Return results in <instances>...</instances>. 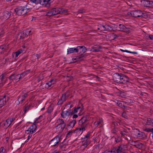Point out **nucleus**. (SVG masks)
I'll list each match as a JSON object with an SVG mask.
<instances>
[{
	"label": "nucleus",
	"mask_w": 153,
	"mask_h": 153,
	"mask_svg": "<svg viewBox=\"0 0 153 153\" xmlns=\"http://www.w3.org/2000/svg\"><path fill=\"white\" fill-rule=\"evenodd\" d=\"M78 115L77 114H74L73 115V118L74 119V118H77L78 117Z\"/></svg>",
	"instance_id": "052dcab7"
},
{
	"label": "nucleus",
	"mask_w": 153,
	"mask_h": 153,
	"mask_svg": "<svg viewBox=\"0 0 153 153\" xmlns=\"http://www.w3.org/2000/svg\"><path fill=\"white\" fill-rule=\"evenodd\" d=\"M149 1H144V3L145 6L148 7Z\"/></svg>",
	"instance_id": "09e8293b"
},
{
	"label": "nucleus",
	"mask_w": 153,
	"mask_h": 153,
	"mask_svg": "<svg viewBox=\"0 0 153 153\" xmlns=\"http://www.w3.org/2000/svg\"><path fill=\"white\" fill-rule=\"evenodd\" d=\"M77 53H78L80 55L85 52L87 50L86 48L83 46H78L77 47Z\"/></svg>",
	"instance_id": "ddd939ff"
},
{
	"label": "nucleus",
	"mask_w": 153,
	"mask_h": 153,
	"mask_svg": "<svg viewBox=\"0 0 153 153\" xmlns=\"http://www.w3.org/2000/svg\"><path fill=\"white\" fill-rule=\"evenodd\" d=\"M112 133L114 134H119V130L117 129H113L111 131Z\"/></svg>",
	"instance_id": "a19ab883"
},
{
	"label": "nucleus",
	"mask_w": 153,
	"mask_h": 153,
	"mask_svg": "<svg viewBox=\"0 0 153 153\" xmlns=\"http://www.w3.org/2000/svg\"><path fill=\"white\" fill-rule=\"evenodd\" d=\"M30 105H26L24 108V114H25L27 111H28L29 109V108L30 107Z\"/></svg>",
	"instance_id": "e433bc0d"
},
{
	"label": "nucleus",
	"mask_w": 153,
	"mask_h": 153,
	"mask_svg": "<svg viewBox=\"0 0 153 153\" xmlns=\"http://www.w3.org/2000/svg\"><path fill=\"white\" fill-rule=\"evenodd\" d=\"M103 124V120L102 118H99L98 120L95 121L94 123V125L97 127L99 125H101L102 126Z\"/></svg>",
	"instance_id": "b1692460"
},
{
	"label": "nucleus",
	"mask_w": 153,
	"mask_h": 153,
	"mask_svg": "<svg viewBox=\"0 0 153 153\" xmlns=\"http://www.w3.org/2000/svg\"><path fill=\"white\" fill-rule=\"evenodd\" d=\"M60 139L59 137L58 136L54 138L53 139L50 141V143H59L60 142Z\"/></svg>",
	"instance_id": "5701e85b"
},
{
	"label": "nucleus",
	"mask_w": 153,
	"mask_h": 153,
	"mask_svg": "<svg viewBox=\"0 0 153 153\" xmlns=\"http://www.w3.org/2000/svg\"><path fill=\"white\" fill-rule=\"evenodd\" d=\"M25 32L26 35L27 36H28L31 34V31L30 29H27L25 31Z\"/></svg>",
	"instance_id": "ea45409f"
},
{
	"label": "nucleus",
	"mask_w": 153,
	"mask_h": 153,
	"mask_svg": "<svg viewBox=\"0 0 153 153\" xmlns=\"http://www.w3.org/2000/svg\"><path fill=\"white\" fill-rule=\"evenodd\" d=\"M78 110L75 107L74 108V111H71V112L73 113V114H74L77 113L78 112Z\"/></svg>",
	"instance_id": "603ef678"
},
{
	"label": "nucleus",
	"mask_w": 153,
	"mask_h": 153,
	"mask_svg": "<svg viewBox=\"0 0 153 153\" xmlns=\"http://www.w3.org/2000/svg\"><path fill=\"white\" fill-rule=\"evenodd\" d=\"M15 11L18 16L24 15L29 11V9L25 7H20L16 8Z\"/></svg>",
	"instance_id": "7ed1b4c3"
},
{
	"label": "nucleus",
	"mask_w": 153,
	"mask_h": 153,
	"mask_svg": "<svg viewBox=\"0 0 153 153\" xmlns=\"http://www.w3.org/2000/svg\"><path fill=\"white\" fill-rule=\"evenodd\" d=\"M144 131L147 132H150L151 131V129L150 128H146L144 129Z\"/></svg>",
	"instance_id": "4d7b16f0"
},
{
	"label": "nucleus",
	"mask_w": 153,
	"mask_h": 153,
	"mask_svg": "<svg viewBox=\"0 0 153 153\" xmlns=\"http://www.w3.org/2000/svg\"><path fill=\"white\" fill-rule=\"evenodd\" d=\"M46 84L47 85H48V87L51 86V85H52L50 81H49L48 83H47Z\"/></svg>",
	"instance_id": "bf43d9fd"
},
{
	"label": "nucleus",
	"mask_w": 153,
	"mask_h": 153,
	"mask_svg": "<svg viewBox=\"0 0 153 153\" xmlns=\"http://www.w3.org/2000/svg\"><path fill=\"white\" fill-rule=\"evenodd\" d=\"M125 102L123 101H118L117 104L119 106L121 107L122 108L126 109L127 106L124 105Z\"/></svg>",
	"instance_id": "412c9836"
},
{
	"label": "nucleus",
	"mask_w": 153,
	"mask_h": 153,
	"mask_svg": "<svg viewBox=\"0 0 153 153\" xmlns=\"http://www.w3.org/2000/svg\"><path fill=\"white\" fill-rule=\"evenodd\" d=\"M146 123L148 125H153V120L150 118H148Z\"/></svg>",
	"instance_id": "f704fd0d"
},
{
	"label": "nucleus",
	"mask_w": 153,
	"mask_h": 153,
	"mask_svg": "<svg viewBox=\"0 0 153 153\" xmlns=\"http://www.w3.org/2000/svg\"><path fill=\"white\" fill-rule=\"evenodd\" d=\"M105 27L106 28L105 31H111L113 30L112 27L107 24H105Z\"/></svg>",
	"instance_id": "7c9ffc66"
},
{
	"label": "nucleus",
	"mask_w": 153,
	"mask_h": 153,
	"mask_svg": "<svg viewBox=\"0 0 153 153\" xmlns=\"http://www.w3.org/2000/svg\"><path fill=\"white\" fill-rule=\"evenodd\" d=\"M85 9H80L78 10L79 13H85Z\"/></svg>",
	"instance_id": "8fccbe9b"
},
{
	"label": "nucleus",
	"mask_w": 153,
	"mask_h": 153,
	"mask_svg": "<svg viewBox=\"0 0 153 153\" xmlns=\"http://www.w3.org/2000/svg\"><path fill=\"white\" fill-rule=\"evenodd\" d=\"M67 92L64 93L62 95L61 98L59 99L57 102V104L58 105H61L66 101L67 98H68L69 96V95L67 94Z\"/></svg>",
	"instance_id": "0eeeda50"
},
{
	"label": "nucleus",
	"mask_w": 153,
	"mask_h": 153,
	"mask_svg": "<svg viewBox=\"0 0 153 153\" xmlns=\"http://www.w3.org/2000/svg\"><path fill=\"white\" fill-rule=\"evenodd\" d=\"M73 133V132L72 131H69L68 133L67 134L66 137H71V135Z\"/></svg>",
	"instance_id": "3c124183"
},
{
	"label": "nucleus",
	"mask_w": 153,
	"mask_h": 153,
	"mask_svg": "<svg viewBox=\"0 0 153 153\" xmlns=\"http://www.w3.org/2000/svg\"><path fill=\"white\" fill-rule=\"evenodd\" d=\"M50 0H40L39 4L43 6L48 7L50 6V4L49 3V2Z\"/></svg>",
	"instance_id": "a211bd4d"
},
{
	"label": "nucleus",
	"mask_w": 153,
	"mask_h": 153,
	"mask_svg": "<svg viewBox=\"0 0 153 153\" xmlns=\"http://www.w3.org/2000/svg\"><path fill=\"white\" fill-rule=\"evenodd\" d=\"M120 130H119V131H127V130L124 128H122V129H120Z\"/></svg>",
	"instance_id": "338daca9"
},
{
	"label": "nucleus",
	"mask_w": 153,
	"mask_h": 153,
	"mask_svg": "<svg viewBox=\"0 0 153 153\" xmlns=\"http://www.w3.org/2000/svg\"><path fill=\"white\" fill-rule=\"evenodd\" d=\"M5 78V75L4 74H2L0 76V86H2L4 84L5 80L4 79Z\"/></svg>",
	"instance_id": "aec40b11"
},
{
	"label": "nucleus",
	"mask_w": 153,
	"mask_h": 153,
	"mask_svg": "<svg viewBox=\"0 0 153 153\" xmlns=\"http://www.w3.org/2000/svg\"><path fill=\"white\" fill-rule=\"evenodd\" d=\"M117 28V30L125 32H127L128 30V27L122 24H119Z\"/></svg>",
	"instance_id": "4468645a"
},
{
	"label": "nucleus",
	"mask_w": 153,
	"mask_h": 153,
	"mask_svg": "<svg viewBox=\"0 0 153 153\" xmlns=\"http://www.w3.org/2000/svg\"><path fill=\"white\" fill-rule=\"evenodd\" d=\"M120 134L121 136H123L124 135H128V133L127 131H119V134Z\"/></svg>",
	"instance_id": "4c0bfd02"
},
{
	"label": "nucleus",
	"mask_w": 153,
	"mask_h": 153,
	"mask_svg": "<svg viewBox=\"0 0 153 153\" xmlns=\"http://www.w3.org/2000/svg\"><path fill=\"white\" fill-rule=\"evenodd\" d=\"M19 36H20V39H22L27 36L26 35L25 32L24 31L22 32L19 33Z\"/></svg>",
	"instance_id": "c756f323"
},
{
	"label": "nucleus",
	"mask_w": 153,
	"mask_h": 153,
	"mask_svg": "<svg viewBox=\"0 0 153 153\" xmlns=\"http://www.w3.org/2000/svg\"><path fill=\"white\" fill-rule=\"evenodd\" d=\"M59 120H60V123L59 125H63V126L64 125V126H66V124L65 123L64 120L63 119H59Z\"/></svg>",
	"instance_id": "79ce46f5"
},
{
	"label": "nucleus",
	"mask_w": 153,
	"mask_h": 153,
	"mask_svg": "<svg viewBox=\"0 0 153 153\" xmlns=\"http://www.w3.org/2000/svg\"><path fill=\"white\" fill-rule=\"evenodd\" d=\"M6 150L4 149V148L3 147H1L0 149V152H6Z\"/></svg>",
	"instance_id": "6e6d98bb"
},
{
	"label": "nucleus",
	"mask_w": 153,
	"mask_h": 153,
	"mask_svg": "<svg viewBox=\"0 0 153 153\" xmlns=\"http://www.w3.org/2000/svg\"><path fill=\"white\" fill-rule=\"evenodd\" d=\"M9 60V58H7L5 59V61H4V64H6L7 62L8 63V62Z\"/></svg>",
	"instance_id": "13d9d810"
},
{
	"label": "nucleus",
	"mask_w": 153,
	"mask_h": 153,
	"mask_svg": "<svg viewBox=\"0 0 153 153\" xmlns=\"http://www.w3.org/2000/svg\"><path fill=\"white\" fill-rule=\"evenodd\" d=\"M88 144H82L80 146L81 147L84 149L85 148L87 147Z\"/></svg>",
	"instance_id": "864d4df0"
},
{
	"label": "nucleus",
	"mask_w": 153,
	"mask_h": 153,
	"mask_svg": "<svg viewBox=\"0 0 153 153\" xmlns=\"http://www.w3.org/2000/svg\"><path fill=\"white\" fill-rule=\"evenodd\" d=\"M83 56H77L76 58H74L73 59H74L75 62L80 61L81 60H82L83 59Z\"/></svg>",
	"instance_id": "72a5a7b5"
},
{
	"label": "nucleus",
	"mask_w": 153,
	"mask_h": 153,
	"mask_svg": "<svg viewBox=\"0 0 153 153\" xmlns=\"http://www.w3.org/2000/svg\"><path fill=\"white\" fill-rule=\"evenodd\" d=\"M22 52V50H20L16 52L13 53L12 54L13 57L14 56H15V57H17Z\"/></svg>",
	"instance_id": "bb28decb"
},
{
	"label": "nucleus",
	"mask_w": 153,
	"mask_h": 153,
	"mask_svg": "<svg viewBox=\"0 0 153 153\" xmlns=\"http://www.w3.org/2000/svg\"><path fill=\"white\" fill-rule=\"evenodd\" d=\"M31 1L36 4H39L40 0H30Z\"/></svg>",
	"instance_id": "a18cd8bd"
},
{
	"label": "nucleus",
	"mask_w": 153,
	"mask_h": 153,
	"mask_svg": "<svg viewBox=\"0 0 153 153\" xmlns=\"http://www.w3.org/2000/svg\"><path fill=\"white\" fill-rule=\"evenodd\" d=\"M113 37L114 39H116L118 37V36L115 34H114Z\"/></svg>",
	"instance_id": "0e129e2a"
},
{
	"label": "nucleus",
	"mask_w": 153,
	"mask_h": 153,
	"mask_svg": "<svg viewBox=\"0 0 153 153\" xmlns=\"http://www.w3.org/2000/svg\"><path fill=\"white\" fill-rule=\"evenodd\" d=\"M6 47L5 45H2L0 46V53H2L6 50Z\"/></svg>",
	"instance_id": "2f4dec72"
},
{
	"label": "nucleus",
	"mask_w": 153,
	"mask_h": 153,
	"mask_svg": "<svg viewBox=\"0 0 153 153\" xmlns=\"http://www.w3.org/2000/svg\"><path fill=\"white\" fill-rule=\"evenodd\" d=\"M36 125L33 124L28 128L27 130L25 131V133L29 134H33L36 130Z\"/></svg>",
	"instance_id": "f8f14e48"
},
{
	"label": "nucleus",
	"mask_w": 153,
	"mask_h": 153,
	"mask_svg": "<svg viewBox=\"0 0 153 153\" xmlns=\"http://www.w3.org/2000/svg\"><path fill=\"white\" fill-rule=\"evenodd\" d=\"M9 100V97L5 95L0 99V108L4 105Z\"/></svg>",
	"instance_id": "9d476101"
},
{
	"label": "nucleus",
	"mask_w": 153,
	"mask_h": 153,
	"mask_svg": "<svg viewBox=\"0 0 153 153\" xmlns=\"http://www.w3.org/2000/svg\"><path fill=\"white\" fill-rule=\"evenodd\" d=\"M40 57V55L39 54H36V55H33V56H32V60L33 61H34L36 59H39Z\"/></svg>",
	"instance_id": "473e14b6"
},
{
	"label": "nucleus",
	"mask_w": 153,
	"mask_h": 153,
	"mask_svg": "<svg viewBox=\"0 0 153 153\" xmlns=\"http://www.w3.org/2000/svg\"><path fill=\"white\" fill-rule=\"evenodd\" d=\"M87 117H82L79 121V127L76 129V131L81 132V134H82L83 131L86 130L85 128L88 125V123H87Z\"/></svg>",
	"instance_id": "f03ea898"
},
{
	"label": "nucleus",
	"mask_w": 153,
	"mask_h": 153,
	"mask_svg": "<svg viewBox=\"0 0 153 153\" xmlns=\"http://www.w3.org/2000/svg\"><path fill=\"white\" fill-rule=\"evenodd\" d=\"M76 123V120H74L71 121L69 124H68V126L70 127L71 128H73Z\"/></svg>",
	"instance_id": "cd10ccee"
},
{
	"label": "nucleus",
	"mask_w": 153,
	"mask_h": 153,
	"mask_svg": "<svg viewBox=\"0 0 153 153\" xmlns=\"http://www.w3.org/2000/svg\"><path fill=\"white\" fill-rule=\"evenodd\" d=\"M120 50L121 51L123 52H127V53H133V54H137V53L136 52H131V51H128V50H123L122 49H120Z\"/></svg>",
	"instance_id": "c9c22d12"
},
{
	"label": "nucleus",
	"mask_w": 153,
	"mask_h": 153,
	"mask_svg": "<svg viewBox=\"0 0 153 153\" xmlns=\"http://www.w3.org/2000/svg\"><path fill=\"white\" fill-rule=\"evenodd\" d=\"M25 75V73H22L20 74H18V76H19V80L20 79L24 77Z\"/></svg>",
	"instance_id": "37998d69"
},
{
	"label": "nucleus",
	"mask_w": 153,
	"mask_h": 153,
	"mask_svg": "<svg viewBox=\"0 0 153 153\" xmlns=\"http://www.w3.org/2000/svg\"><path fill=\"white\" fill-rule=\"evenodd\" d=\"M54 15H55V14L53 8L50 10L47 13V15L48 16H52Z\"/></svg>",
	"instance_id": "c85d7f7f"
},
{
	"label": "nucleus",
	"mask_w": 153,
	"mask_h": 153,
	"mask_svg": "<svg viewBox=\"0 0 153 153\" xmlns=\"http://www.w3.org/2000/svg\"><path fill=\"white\" fill-rule=\"evenodd\" d=\"M55 15L58 14H62L64 13H66L68 12V10H66L64 9L63 8H60L56 7L53 8Z\"/></svg>",
	"instance_id": "9b49d317"
},
{
	"label": "nucleus",
	"mask_w": 153,
	"mask_h": 153,
	"mask_svg": "<svg viewBox=\"0 0 153 153\" xmlns=\"http://www.w3.org/2000/svg\"><path fill=\"white\" fill-rule=\"evenodd\" d=\"M133 146L139 149H144L145 146L144 144H134Z\"/></svg>",
	"instance_id": "a878e982"
},
{
	"label": "nucleus",
	"mask_w": 153,
	"mask_h": 153,
	"mask_svg": "<svg viewBox=\"0 0 153 153\" xmlns=\"http://www.w3.org/2000/svg\"><path fill=\"white\" fill-rule=\"evenodd\" d=\"M58 144H55L54 145H51V146H55V147H57L58 146Z\"/></svg>",
	"instance_id": "774afa93"
},
{
	"label": "nucleus",
	"mask_w": 153,
	"mask_h": 153,
	"mask_svg": "<svg viewBox=\"0 0 153 153\" xmlns=\"http://www.w3.org/2000/svg\"><path fill=\"white\" fill-rule=\"evenodd\" d=\"M10 15L11 13L10 12L7 11H4L3 13V19L6 20L10 17Z\"/></svg>",
	"instance_id": "6ab92c4d"
},
{
	"label": "nucleus",
	"mask_w": 153,
	"mask_h": 153,
	"mask_svg": "<svg viewBox=\"0 0 153 153\" xmlns=\"http://www.w3.org/2000/svg\"><path fill=\"white\" fill-rule=\"evenodd\" d=\"M28 92H26L25 91H23L20 93L18 99L19 103H22L28 96Z\"/></svg>",
	"instance_id": "423d86ee"
},
{
	"label": "nucleus",
	"mask_w": 153,
	"mask_h": 153,
	"mask_svg": "<svg viewBox=\"0 0 153 153\" xmlns=\"http://www.w3.org/2000/svg\"><path fill=\"white\" fill-rule=\"evenodd\" d=\"M123 150L121 146H120L118 147H114L110 152L114 153H120L123 151Z\"/></svg>",
	"instance_id": "f3484780"
},
{
	"label": "nucleus",
	"mask_w": 153,
	"mask_h": 153,
	"mask_svg": "<svg viewBox=\"0 0 153 153\" xmlns=\"http://www.w3.org/2000/svg\"><path fill=\"white\" fill-rule=\"evenodd\" d=\"M122 116L123 117H124V118H127V116L126 115V113L125 112H123L122 114Z\"/></svg>",
	"instance_id": "5fc2aeb1"
},
{
	"label": "nucleus",
	"mask_w": 153,
	"mask_h": 153,
	"mask_svg": "<svg viewBox=\"0 0 153 153\" xmlns=\"http://www.w3.org/2000/svg\"><path fill=\"white\" fill-rule=\"evenodd\" d=\"M91 133L90 132H88L87 134L84 137H82L81 140L83 142L85 141V142L84 143H90V142H89V140L90 139V136Z\"/></svg>",
	"instance_id": "2eb2a0df"
},
{
	"label": "nucleus",
	"mask_w": 153,
	"mask_h": 153,
	"mask_svg": "<svg viewBox=\"0 0 153 153\" xmlns=\"http://www.w3.org/2000/svg\"><path fill=\"white\" fill-rule=\"evenodd\" d=\"M101 48V47L100 46H97V48H94L93 49V51L94 52H99L100 51V49Z\"/></svg>",
	"instance_id": "58836bf2"
},
{
	"label": "nucleus",
	"mask_w": 153,
	"mask_h": 153,
	"mask_svg": "<svg viewBox=\"0 0 153 153\" xmlns=\"http://www.w3.org/2000/svg\"><path fill=\"white\" fill-rule=\"evenodd\" d=\"M149 37L150 39L153 40V35H149Z\"/></svg>",
	"instance_id": "e2e57ef3"
},
{
	"label": "nucleus",
	"mask_w": 153,
	"mask_h": 153,
	"mask_svg": "<svg viewBox=\"0 0 153 153\" xmlns=\"http://www.w3.org/2000/svg\"><path fill=\"white\" fill-rule=\"evenodd\" d=\"M50 81L51 82L52 85L54 84L56 82V79H53L51 80Z\"/></svg>",
	"instance_id": "de8ad7c7"
},
{
	"label": "nucleus",
	"mask_w": 153,
	"mask_h": 153,
	"mask_svg": "<svg viewBox=\"0 0 153 153\" xmlns=\"http://www.w3.org/2000/svg\"><path fill=\"white\" fill-rule=\"evenodd\" d=\"M9 78L10 80L17 82L19 80V78L18 74H13L11 75Z\"/></svg>",
	"instance_id": "dca6fc26"
},
{
	"label": "nucleus",
	"mask_w": 153,
	"mask_h": 153,
	"mask_svg": "<svg viewBox=\"0 0 153 153\" xmlns=\"http://www.w3.org/2000/svg\"><path fill=\"white\" fill-rule=\"evenodd\" d=\"M77 47L76 48H70L67 49V54H68L70 53H77Z\"/></svg>",
	"instance_id": "4be33fe9"
},
{
	"label": "nucleus",
	"mask_w": 153,
	"mask_h": 153,
	"mask_svg": "<svg viewBox=\"0 0 153 153\" xmlns=\"http://www.w3.org/2000/svg\"><path fill=\"white\" fill-rule=\"evenodd\" d=\"M133 132L135 135L141 139L144 138L146 136L144 133L139 131L137 129L134 130Z\"/></svg>",
	"instance_id": "6e6552de"
},
{
	"label": "nucleus",
	"mask_w": 153,
	"mask_h": 153,
	"mask_svg": "<svg viewBox=\"0 0 153 153\" xmlns=\"http://www.w3.org/2000/svg\"><path fill=\"white\" fill-rule=\"evenodd\" d=\"M100 27H101L100 25L98 26V27H97V31H98L99 30H101V29H100Z\"/></svg>",
	"instance_id": "69168bd1"
},
{
	"label": "nucleus",
	"mask_w": 153,
	"mask_h": 153,
	"mask_svg": "<svg viewBox=\"0 0 153 153\" xmlns=\"http://www.w3.org/2000/svg\"><path fill=\"white\" fill-rule=\"evenodd\" d=\"M30 71V70H27L25 71L23 73H25V75H26L27 74H28L29 73Z\"/></svg>",
	"instance_id": "680f3d73"
},
{
	"label": "nucleus",
	"mask_w": 153,
	"mask_h": 153,
	"mask_svg": "<svg viewBox=\"0 0 153 153\" xmlns=\"http://www.w3.org/2000/svg\"><path fill=\"white\" fill-rule=\"evenodd\" d=\"M148 7H153V1H149Z\"/></svg>",
	"instance_id": "49530a36"
},
{
	"label": "nucleus",
	"mask_w": 153,
	"mask_h": 153,
	"mask_svg": "<svg viewBox=\"0 0 153 153\" xmlns=\"http://www.w3.org/2000/svg\"><path fill=\"white\" fill-rule=\"evenodd\" d=\"M65 126L64 125H58L56 127V129L58 130L57 131H58L59 133L62 132L64 129Z\"/></svg>",
	"instance_id": "393cba45"
},
{
	"label": "nucleus",
	"mask_w": 153,
	"mask_h": 153,
	"mask_svg": "<svg viewBox=\"0 0 153 153\" xmlns=\"http://www.w3.org/2000/svg\"><path fill=\"white\" fill-rule=\"evenodd\" d=\"M73 114V113L71 112V111L70 109H68L66 111L63 110L61 114V117L63 118H66L68 117L69 116Z\"/></svg>",
	"instance_id": "1a4fd4ad"
},
{
	"label": "nucleus",
	"mask_w": 153,
	"mask_h": 153,
	"mask_svg": "<svg viewBox=\"0 0 153 153\" xmlns=\"http://www.w3.org/2000/svg\"><path fill=\"white\" fill-rule=\"evenodd\" d=\"M127 14L129 16L135 17H143L145 16L144 12L140 10L131 11L128 12Z\"/></svg>",
	"instance_id": "20e7f679"
},
{
	"label": "nucleus",
	"mask_w": 153,
	"mask_h": 153,
	"mask_svg": "<svg viewBox=\"0 0 153 153\" xmlns=\"http://www.w3.org/2000/svg\"><path fill=\"white\" fill-rule=\"evenodd\" d=\"M101 27L100 29H101V31H105V24L104 25H100Z\"/></svg>",
	"instance_id": "c03bdc74"
},
{
	"label": "nucleus",
	"mask_w": 153,
	"mask_h": 153,
	"mask_svg": "<svg viewBox=\"0 0 153 153\" xmlns=\"http://www.w3.org/2000/svg\"><path fill=\"white\" fill-rule=\"evenodd\" d=\"M113 77L114 82L117 83L126 84L129 82L128 77L121 73L115 74L113 75Z\"/></svg>",
	"instance_id": "f257e3e1"
},
{
	"label": "nucleus",
	"mask_w": 153,
	"mask_h": 153,
	"mask_svg": "<svg viewBox=\"0 0 153 153\" xmlns=\"http://www.w3.org/2000/svg\"><path fill=\"white\" fill-rule=\"evenodd\" d=\"M15 120V117H10L7 119L5 121L1 123V126L4 129H6L13 123H14V121Z\"/></svg>",
	"instance_id": "39448f33"
}]
</instances>
